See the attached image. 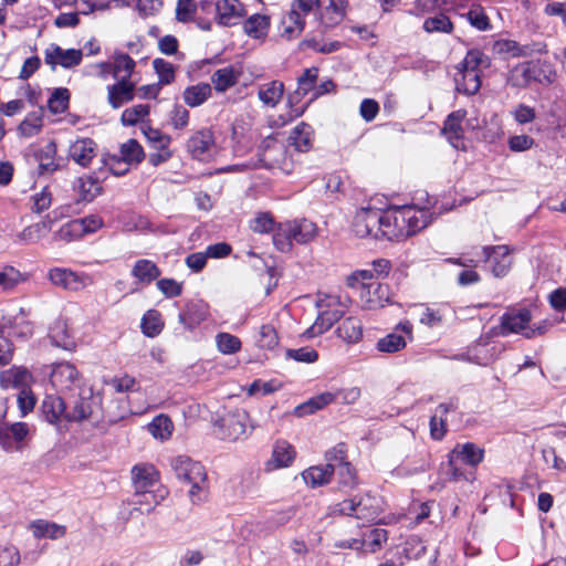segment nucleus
<instances>
[{"instance_id":"412c9836","label":"nucleus","mask_w":566,"mask_h":566,"mask_svg":"<svg viewBox=\"0 0 566 566\" xmlns=\"http://www.w3.org/2000/svg\"><path fill=\"white\" fill-rule=\"evenodd\" d=\"M167 491L160 494H156L150 490L147 491H135L134 495L129 500V504L133 505L135 511L142 514H148L155 510V507L165 499Z\"/></svg>"},{"instance_id":"13d9d810","label":"nucleus","mask_w":566,"mask_h":566,"mask_svg":"<svg viewBox=\"0 0 566 566\" xmlns=\"http://www.w3.org/2000/svg\"><path fill=\"white\" fill-rule=\"evenodd\" d=\"M42 109L30 113L19 125L18 129L23 137H32L42 129Z\"/></svg>"},{"instance_id":"aec40b11","label":"nucleus","mask_w":566,"mask_h":566,"mask_svg":"<svg viewBox=\"0 0 566 566\" xmlns=\"http://www.w3.org/2000/svg\"><path fill=\"white\" fill-rule=\"evenodd\" d=\"M450 458L460 460L461 462L476 467L482 462L484 457L483 449L479 448L476 444L472 442L467 443H458L451 451Z\"/></svg>"},{"instance_id":"e433bc0d","label":"nucleus","mask_w":566,"mask_h":566,"mask_svg":"<svg viewBox=\"0 0 566 566\" xmlns=\"http://www.w3.org/2000/svg\"><path fill=\"white\" fill-rule=\"evenodd\" d=\"M55 154L56 145L54 142L48 143L44 148L35 154L39 161V175H50L59 169V165L54 161Z\"/></svg>"},{"instance_id":"c9c22d12","label":"nucleus","mask_w":566,"mask_h":566,"mask_svg":"<svg viewBox=\"0 0 566 566\" xmlns=\"http://www.w3.org/2000/svg\"><path fill=\"white\" fill-rule=\"evenodd\" d=\"M211 96V86L208 83H198L185 88L182 97L189 107L202 105Z\"/></svg>"},{"instance_id":"0e129e2a","label":"nucleus","mask_w":566,"mask_h":566,"mask_svg":"<svg viewBox=\"0 0 566 566\" xmlns=\"http://www.w3.org/2000/svg\"><path fill=\"white\" fill-rule=\"evenodd\" d=\"M347 449L344 443H338L325 453L326 467L333 470H338L343 463H349L347 460Z\"/></svg>"},{"instance_id":"338daca9","label":"nucleus","mask_w":566,"mask_h":566,"mask_svg":"<svg viewBox=\"0 0 566 566\" xmlns=\"http://www.w3.org/2000/svg\"><path fill=\"white\" fill-rule=\"evenodd\" d=\"M275 227V221L270 212H260L250 221V228L255 233H269Z\"/></svg>"},{"instance_id":"37998d69","label":"nucleus","mask_w":566,"mask_h":566,"mask_svg":"<svg viewBox=\"0 0 566 566\" xmlns=\"http://www.w3.org/2000/svg\"><path fill=\"white\" fill-rule=\"evenodd\" d=\"M28 434V427L24 422H15L11 426L0 423V443L7 448L11 446V437L14 441H22Z\"/></svg>"},{"instance_id":"c03bdc74","label":"nucleus","mask_w":566,"mask_h":566,"mask_svg":"<svg viewBox=\"0 0 566 566\" xmlns=\"http://www.w3.org/2000/svg\"><path fill=\"white\" fill-rule=\"evenodd\" d=\"M35 537H49L52 539L62 537L65 534V527L55 523L38 520L30 525Z\"/></svg>"},{"instance_id":"052dcab7","label":"nucleus","mask_w":566,"mask_h":566,"mask_svg":"<svg viewBox=\"0 0 566 566\" xmlns=\"http://www.w3.org/2000/svg\"><path fill=\"white\" fill-rule=\"evenodd\" d=\"M160 314L155 310H149L142 318V331L148 337L157 336L163 329Z\"/></svg>"},{"instance_id":"5701e85b","label":"nucleus","mask_w":566,"mask_h":566,"mask_svg":"<svg viewBox=\"0 0 566 566\" xmlns=\"http://www.w3.org/2000/svg\"><path fill=\"white\" fill-rule=\"evenodd\" d=\"M328 3L321 9L319 19L325 28H333L340 23L345 17L347 0H327Z\"/></svg>"},{"instance_id":"864d4df0","label":"nucleus","mask_w":566,"mask_h":566,"mask_svg":"<svg viewBox=\"0 0 566 566\" xmlns=\"http://www.w3.org/2000/svg\"><path fill=\"white\" fill-rule=\"evenodd\" d=\"M318 76V69L310 67L304 71V73L297 78V88L293 96H291V101L295 97L301 98L305 96L310 91L315 88V84Z\"/></svg>"},{"instance_id":"6e6d98bb","label":"nucleus","mask_w":566,"mask_h":566,"mask_svg":"<svg viewBox=\"0 0 566 566\" xmlns=\"http://www.w3.org/2000/svg\"><path fill=\"white\" fill-rule=\"evenodd\" d=\"M406 345L405 337L394 332L378 339L376 347L381 353L394 354L403 349Z\"/></svg>"},{"instance_id":"393cba45","label":"nucleus","mask_w":566,"mask_h":566,"mask_svg":"<svg viewBox=\"0 0 566 566\" xmlns=\"http://www.w3.org/2000/svg\"><path fill=\"white\" fill-rule=\"evenodd\" d=\"M95 148L96 144L91 138L77 139L70 147V156L76 164L86 167L95 157Z\"/></svg>"},{"instance_id":"ea45409f","label":"nucleus","mask_w":566,"mask_h":566,"mask_svg":"<svg viewBox=\"0 0 566 566\" xmlns=\"http://www.w3.org/2000/svg\"><path fill=\"white\" fill-rule=\"evenodd\" d=\"M273 231L274 247L281 252H291L294 241L292 238V229L289 221L276 224Z\"/></svg>"},{"instance_id":"f3484780","label":"nucleus","mask_w":566,"mask_h":566,"mask_svg":"<svg viewBox=\"0 0 566 566\" xmlns=\"http://www.w3.org/2000/svg\"><path fill=\"white\" fill-rule=\"evenodd\" d=\"M218 22L222 25H234L244 15L245 10L239 0H218L216 3Z\"/></svg>"},{"instance_id":"8fccbe9b","label":"nucleus","mask_w":566,"mask_h":566,"mask_svg":"<svg viewBox=\"0 0 566 566\" xmlns=\"http://www.w3.org/2000/svg\"><path fill=\"white\" fill-rule=\"evenodd\" d=\"M337 474L338 488L343 492H352L358 485V478L356 470L350 463H343L338 470H335Z\"/></svg>"},{"instance_id":"6e6552de","label":"nucleus","mask_w":566,"mask_h":566,"mask_svg":"<svg viewBox=\"0 0 566 566\" xmlns=\"http://www.w3.org/2000/svg\"><path fill=\"white\" fill-rule=\"evenodd\" d=\"M44 62L52 71L57 66L64 69H72L81 64L83 53L81 50L67 49L64 50L55 43L49 44L44 50Z\"/></svg>"},{"instance_id":"9b49d317","label":"nucleus","mask_w":566,"mask_h":566,"mask_svg":"<svg viewBox=\"0 0 566 566\" xmlns=\"http://www.w3.org/2000/svg\"><path fill=\"white\" fill-rule=\"evenodd\" d=\"M484 261L492 262V273L496 277L505 276L513 264L509 245L483 247Z\"/></svg>"},{"instance_id":"2f4dec72","label":"nucleus","mask_w":566,"mask_h":566,"mask_svg":"<svg viewBox=\"0 0 566 566\" xmlns=\"http://www.w3.org/2000/svg\"><path fill=\"white\" fill-rule=\"evenodd\" d=\"M206 318L205 306L200 303H188L186 308L179 313L178 321L186 328L192 329Z\"/></svg>"},{"instance_id":"58836bf2","label":"nucleus","mask_w":566,"mask_h":566,"mask_svg":"<svg viewBox=\"0 0 566 566\" xmlns=\"http://www.w3.org/2000/svg\"><path fill=\"white\" fill-rule=\"evenodd\" d=\"M333 475V470L326 465H315L306 469L302 473V478L311 488H317L327 484Z\"/></svg>"},{"instance_id":"3c124183","label":"nucleus","mask_w":566,"mask_h":566,"mask_svg":"<svg viewBox=\"0 0 566 566\" xmlns=\"http://www.w3.org/2000/svg\"><path fill=\"white\" fill-rule=\"evenodd\" d=\"M238 81V76L233 67L228 66L219 69L211 75V82L218 92H224L232 87Z\"/></svg>"},{"instance_id":"ddd939ff","label":"nucleus","mask_w":566,"mask_h":566,"mask_svg":"<svg viewBox=\"0 0 566 566\" xmlns=\"http://www.w3.org/2000/svg\"><path fill=\"white\" fill-rule=\"evenodd\" d=\"M98 408V400L91 389H83L73 401L72 410H67L65 419L69 421H82L93 416Z\"/></svg>"},{"instance_id":"20e7f679","label":"nucleus","mask_w":566,"mask_h":566,"mask_svg":"<svg viewBox=\"0 0 566 566\" xmlns=\"http://www.w3.org/2000/svg\"><path fill=\"white\" fill-rule=\"evenodd\" d=\"M249 413L243 409H235L221 417L216 426L218 436L228 441H237L248 437Z\"/></svg>"},{"instance_id":"c756f323","label":"nucleus","mask_w":566,"mask_h":566,"mask_svg":"<svg viewBox=\"0 0 566 566\" xmlns=\"http://www.w3.org/2000/svg\"><path fill=\"white\" fill-rule=\"evenodd\" d=\"M458 92L467 95L475 94L481 87V74L459 67L455 76Z\"/></svg>"},{"instance_id":"a878e982","label":"nucleus","mask_w":566,"mask_h":566,"mask_svg":"<svg viewBox=\"0 0 566 566\" xmlns=\"http://www.w3.org/2000/svg\"><path fill=\"white\" fill-rule=\"evenodd\" d=\"M73 190L78 195V201L91 202L102 192V187L96 178L84 176L74 181Z\"/></svg>"},{"instance_id":"4468645a","label":"nucleus","mask_w":566,"mask_h":566,"mask_svg":"<svg viewBox=\"0 0 566 566\" xmlns=\"http://www.w3.org/2000/svg\"><path fill=\"white\" fill-rule=\"evenodd\" d=\"M539 73L541 67L534 61L517 64L510 71L507 84L517 88L527 87L532 82L539 81Z\"/></svg>"},{"instance_id":"39448f33","label":"nucleus","mask_w":566,"mask_h":566,"mask_svg":"<svg viewBox=\"0 0 566 566\" xmlns=\"http://www.w3.org/2000/svg\"><path fill=\"white\" fill-rule=\"evenodd\" d=\"M373 499L366 494L365 496H354L346 499L334 505L333 512L342 515L354 516L366 522L375 521L379 515L377 506L370 503Z\"/></svg>"},{"instance_id":"f03ea898","label":"nucleus","mask_w":566,"mask_h":566,"mask_svg":"<svg viewBox=\"0 0 566 566\" xmlns=\"http://www.w3.org/2000/svg\"><path fill=\"white\" fill-rule=\"evenodd\" d=\"M326 0H294L287 14L282 19V34L287 39L298 36L305 27V17L322 7Z\"/></svg>"},{"instance_id":"423d86ee","label":"nucleus","mask_w":566,"mask_h":566,"mask_svg":"<svg viewBox=\"0 0 566 566\" xmlns=\"http://www.w3.org/2000/svg\"><path fill=\"white\" fill-rule=\"evenodd\" d=\"M50 282L65 291L78 292L94 284L90 274L65 268H53L48 273Z\"/></svg>"},{"instance_id":"f8f14e48","label":"nucleus","mask_w":566,"mask_h":566,"mask_svg":"<svg viewBox=\"0 0 566 566\" xmlns=\"http://www.w3.org/2000/svg\"><path fill=\"white\" fill-rule=\"evenodd\" d=\"M50 380L60 391L72 390L75 387H80L81 382L77 369L70 363L55 364Z\"/></svg>"},{"instance_id":"c85d7f7f","label":"nucleus","mask_w":566,"mask_h":566,"mask_svg":"<svg viewBox=\"0 0 566 566\" xmlns=\"http://www.w3.org/2000/svg\"><path fill=\"white\" fill-rule=\"evenodd\" d=\"M344 315L339 310H327L319 313L314 324L306 331L310 337L321 335L328 331Z\"/></svg>"},{"instance_id":"a211bd4d","label":"nucleus","mask_w":566,"mask_h":566,"mask_svg":"<svg viewBox=\"0 0 566 566\" xmlns=\"http://www.w3.org/2000/svg\"><path fill=\"white\" fill-rule=\"evenodd\" d=\"M398 209L394 211H384L381 221L379 223V230L377 231L376 239L386 238L388 240H399L406 238V231L398 221Z\"/></svg>"},{"instance_id":"1a4fd4ad","label":"nucleus","mask_w":566,"mask_h":566,"mask_svg":"<svg viewBox=\"0 0 566 566\" xmlns=\"http://www.w3.org/2000/svg\"><path fill=\"white\" fill-rule=\"evenodd\" d=\"M398 218L406 231V238L423 230L430 223L429 212L415 207L398 208Z\"/></svg>"},{"instance_id":"a19ab883","label":"nucleus","mask_w":566,"mask_h":566,"mask_svg":"<svg viewBox=\"0 0 566 566\" xmlns=\"http://www.w3.org/2000/svg\"><path fill=\"white\" fill-rule=\"evenodd\" d=\"M136 66L135 61L126 53L115 54L113 61V76L117 81H129L132 73Z\"/></svg>"},{"instance_id":"e2e57ef3","label":"nucleus","mask_w":566,"mask_h":566,"mask_svg":"<svg viewBox=\"0 0 566 566\" xmlns=\"http://www.w3.org/2000/svg\"><path fill=\"white\" fill-rule=\"evenodd\" d=\"M488 340L480 338V340L469 348L468 358L470 361H473L481 366H486L493 360V355L489 354L486 349Z\"/></svg>"},{"instance_id":"774afa93","label":"nucleus","mask_w":566,"mask_h":566,"mask_svg":"<svg viewBox=\"0 0 566 566\" xmlns=\"http://www.w3.org/2000/svg\"><path fill=\"white\" fill-rule=\"evenodd\" d=\"M153 66L158 75V83L160 85H167L175 81V67L170 62L164 59H155Z\"/></svg>"},{"instance_id":"de8ad7c7","label":"nucleus","mask_w":566,"mask_h":566,"mask_svg":"<svg viewBox=\"0 0 566 566\" xmlns=\"http://www.w3.org/2000/svg\"><path fill=\"white\" fill-rule=\"evenodd\" d=\"M272 151H279L281 154L284 153V149L282 146H280L277 144V140L274 136H268L265 137L260 146H259V161L263 165V166H272L274 164H276L279 161V159L276 157H273V156H268V153H272Z\"/></svg>"},{"instance_id":"4c0bfd02","label":"nucleus","mask_w":566,"mask_h":566,"mask_svg":"<svg viewBox=\"0 0 566 566\" xmlns=\"http://www.w3.org/2000/svg\"><path fill=\"white\" fill-rule=\"evenodd\" d=\"M336 399H337V395L335 392L326 391V392L319 394V395L311 398L306 402L297 406L295 408V413L298 417L311 415V413L315 412L316 410H319V409L324 408L325 406L332 403Z\"/></svg>"},{"instance_id":"bf43d9fd","label":"nucleus","mask_w":566,"mask_h":566,"mask_svg":"<svg viewBox=\"0 0 566 566\" xmlns=\"http://www.w3.org/2000/svg\"><path fill=\"white\" fill-rule=\"evenodd\" d=\"M423 30L428 33L442 32L451 33L453 31V23L443 13H439L434 17H430L423 22Z\"/></svg>"},{"instance_id":"b1692460","label":"nucleus","mask_w":566,"mask_h":566,"mask_svg":"<svg viewBox=\"0 0 566 566\" xmlns=\"http://www.w3.org/2000/svg\"><path fill=\"white\" fill-rule=\"evenodd\" d=\"M135 491H147L158 481V472L151 464H137L132 469Z\"/></svg>"},{"instance_id":"f704fd0d","label":"nucleus","mask_w":566,"mask_h":566,"mask_svg":"<svg viewBox=\"0 0 566 566\" xmlns=\"http://www.w3.org/2000/svg\"><path fill=\"white\" fill-rule=\"evenodd\" d=\"M284 93V84L280 81H272L259 87V99L266 106H276Z\"/></svg>"},{"instance_id":"603ef678","label":"nucleus","mask_w":566,"mask_h":566,"mask_svg":"<svg viewBox=\"0 0 566 566\" xmlns=\"http://www.w3.org/2000/svg\"><path fill=\"white\" fill-rule=\"evenodd\" d=\"M172 421L168 416L165 415L155 417L148 424V431L153 434L154 438L160 440L169 439L172 433Z\"/></svg>"},{"instance_id":"f257e3e1","label":"nucleus","mask_w":566,"mask_h":566,"mask_svg":"<svg viewBox=\"0 0 566 566\" xmlns=\"http://www.w3.org/2000/svg\"><path fill=\"white\" fill-rule=\"evenodd\" d=\"M176 478L189 485L188 495L193 504L203 502L208 495V479L203 465L188 457L179 455L171 462Z\"/></svg>"},{"instance_id":"6ab92c4d","label":"nucleus","mask_w":566,"mask_h":566,"mask_svg":"<svg viewBox=\"0 0 566 566\" xmlns=\"http://www.w3.org/2000/svg\"><path fill=\"white\" fill-rule=\"evenodd\" d=\"M135 97V83L132 81H117L107 86V101L109 105L117 109L124 104L132 102Z\"/></svg>"},{"instance_id":"5fc2aeb1","label":"nucleus","mask_w":566,"mask_h":566,"mask_svg":"<svg viewBox=\"0 0 566 566\" xmlns=\"http://www.w3.org/2000/svg\"><path fill=\"white\" fill-rule=\"evenodd\" d=\"M120 155L124 164H139L143 161L145 154L143 147L136 139H129L120 146Z\"/></svg>"},{"instance_id":"49530a36","label":"nucleus","mask_w":566,"mask_h":566,"mask_svg":"<svg viewBox=\"0 0 566 566\" xmlns=\"http://www.w3.org/2000/svg\"><path fill=\"white\" fill-rule=\"evenodd\" d=\"M270 28V19L263 14H253L244 22L245 33L254 39L265 36Z\"/></svg>"},{"instance_id":"0eeeda50","label":"nucleus","mask_w":566,"mask_h":566,"mask_svg":"<svg viewBox=\"0 0 566 566\" xmlns=\"http://www.w3.org/2000/svg\"><path fill=\"white\" fill-rule=\"evenodd\" d=\"M382 210L371 207L358 209L353 219V231L359 238L374 237L376 239Z\"/></svg>"},{"instance_id":"473e14b6","label":"nucleus","mask_w":566,"mask_h":566,"mask_svg":"<svg viewBox=\"0 0 566 566\" xmlns=\"http://www.w3.org/2000/svg\"><path fill=\"white\" fill-rule=\"evenodd\" d=\"M43 412L49 422L53 423L67 413L66 402L60 396L48 395L42 402Z\"/></svg>"},{"instance_id":"9d476101","label":"nucleus","mask_w":566,"mask_h":566,"mask_svg":"<svg viewBox=\"0 0 566 566\" xmlns=\"http://www.w3.org/2000/svg\"><path fill=\"white\" fill-rule=\"evenodd\" d=\"M358 290L360 304L365 310H377L384 307L388 301L387 286H384L377 281L359 283Z\"/></svg>"},{"instance_id":"680f3d73","label":"nucleus","mask_w":566,"mask_h":566,"mask_svg":"<svg viewBox=\"0 0 566 566\" xmlns=\"http://www.w3.org/2000/svg\"><path fill=\"white\" fill-rule=\"evenodd\" d=\"M70 93L67 88H55L48 101V107L53 114H61L69 107Z\"/></svg>"},{"instance_id":"69168bd1","label":"nucleus","mask_w":566,"mask_h":566,"mask_svg":"<svg viewBox=\"0 0 566 566\" xmlns=\"http://www.w3.org/2000/svg\"><path fill=\"white\" fill-rule=\"evenodd\" d=\"M149 114L148 105H135L133 107L126 108L120 117V122L124 126H134L139 120L144 119Z\"/></svg>"},{"instance_id":"7c9ffc66","label":"nucleus","mask_w":566,"mask_h":566,"mask_svg":"<svg viewBox=\"0 0 566 566\" xmlns=\"http://www.w3.org/2000/svg\"><path fill=\"white\" fill-rule=\"evenodd\" d=\"M290 144L295 147L297 151H307L313 145V128L306 123L298 124L289 137Z\"/></svg>"},{"instance_id":"dca6fc26","label":"nucleus","mask_w":566,"mask_h":566,"mask_svg":"<svg viewBox=\"0 0 566 566\" xmlns=\"http://www.w3.org/2000/svg\"><path fill=\"white\" fill-rule=\"evenodd\" d=\"M467 112L463 109L451 113L444 120L442 134H444L449 143L457 149L463 148V128L462 122L465 118Z\"/></svg>"},{"instance_id":"4be33fe9","label":"nucleus","mask_w":566,"mask_h":566,"mask_svg":"<svg viewBox=\"0 0 566 566\" xmlns=\"http://www.w3.org/2000/svg\"><path fill=\"white\" fill-rule=\"evenodd\" d=\"M458 408L457 400H450L446 403H440L436 413L430 419V434L434 440H442L447 432L446 419L444 416L449 411H454Z\"/></svg>"},{"instance_id":"bb28decb","label":"nucleus","mask_w":566,"mask_h":566,"mask_svg":"<svg viewBox=\"0 0 566 566\" xmlns=\"http://www.w3.org/2000/svg\"><path fill=\"white\" fill-rule=\"evenodd\" d=\"M160 269L155 262L148 259L137 260L132 269V275L142 284H150L159 279Z\"/></svg>"},{"instance_id":"09e8293b","label":"nucleus","mask_w":566,"mask_h":566,"mask_svg":"<svg viewBox=\"0 0 566 566\" xmlns=\"http://www.w3.org/2000/svg\"><path fill=\"white\" fill-rule=\"evenodd\" d=\"M295 458V450L291 443L285 440L275 442L272 459L277 468L289 467Z\"/></svg>"},{"instance_id":"cd10ccee","label":"nucleus","mask_w":566,"mask_h":566,"mask_svg":"<svg viewBox=\"0 0 566 566\" xmlns=\"http://www.w3.org/2000/svg\"><path fill=\"white\" fill-rule=\"evenodd\" d=\"M292 229V238L298 244H306L317 237V227L307 219L289 221Z\"/></svg>"},{"instance_id":"72a5a7b5","label":"nucleus","mask_w":566,"mask_h":566,"mask_svg":"<svg viewBox=\"0 0 566 566\" xmlns=\"http://www.w3.org/2000/svg\"><path fill=\"white\" fill-rule=\"evenodd\" d=\"M49 337L56 347L66 350L74 348L75 344L67 331V325L64 319H56L50 328Z\"/></svg>"},{"instance_id":"a18cd8bd","label":"nucleus","mask_w":566,"mask_h":566,"mask_svg":"<svg viewBox=\"0 0 566 566\" xmlns=\"http://www.w3.org/2000/svg\"><path fill=\"white\" fill-rule=\"evenodd\" d=\"M338 336L347 343H357L363 337V326L355 317L346 318L337 328Z\"/></svg>"},{"instance_id":"2eb2a0df","label":"nucleus","mask_w":566,"mask_h":566,"mask_svg":"<svg viewBox=\"0 0 566 566\" xmlns=\"http://www.w3.org/2000/svg\"><path fill=\"white\" fill-rule=\"evenodd\" d=\"M214 146V139L211 130L201 129L195 133L187 143V149L191 156L199 160H206Z\"/></svg>"},{"instance_id":"7ed1b4c3","label":"nucleus","mask_w":566,"mask_h":566,"mask_svg":"<svg viewBox=\"0 0 566 566\" xmlns=\"http://www.w3.org/2000/svg\"><path fill=\"white\" fill-rule=\"evenodd\" d=\"M531 319L532 315L527 308L510 310L501 316L499 335L507 336L512 333H521L526 338H532L536 335L544 334L546 329L545 326H537L536 328L528 326Z\"/></svg>"},{"instance_id":"79ce46f5","label":"nucleus","mask_w":566,"mask_h":566,"mask_svg":"<svg viewBox=\"0 0 566 566\" xmlns=\"http://www.w3.org/2000/svg\"><path fill=\"white\" fill-rule=\"evenodd\" d=\"M491 65L490 57L478 49L468 51L464 60L460 63L459 67L468 71L479 72L488 69Z\"/></svg>"},{"instance_id":"4d7b16f0","label":"nucleus","mask_w":566,"mask_h":566,"mask_svg":"<svg viewBox=\"0 0 566 566\" xmlns=\"http://www.w3.org/2000/svg\"><path fill=\"white\" fill-rule=\"evenodd\" d=\"M463 17H465L469 23L479 31H488L491 29L490 19L484 9L479 4L472 6Z\"/></svg>"}]
</instances>
